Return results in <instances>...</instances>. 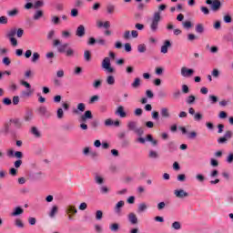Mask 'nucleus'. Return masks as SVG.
<instances>
[{
    "instance_id": "1",
    "label": "nucleus",
    "mask_w": 233,
    "mask_h": 233,
    "mask_svg": "<svg viewBox=\"0 0 233 233\" xmlns=\"http://www.w3.org/2000/svg\"><path fill=\"white\" fill-rule=\"evenodd\" d=\"M53 46H56L57 52L59 54H66V57H76L77 56L74 48L68 47V43L61 44V40L59 39L53 40Z\"/></svg>"
},
{
    "instance_id": "2",
    "label": "nucleus",
    "mask_w": 233,
    "mask_h": 233,
    "mask_svg": "<svg viewBox=\"0 0 233 233\" xmlns=\"http://www.w3.org/2000/svg\"><path fill=\"white\" fill-rule=\"evenodd\" d=\"M159 23H161V13L155 12L149 20V28L153 34H156L159 30Z\"/></svg>"
},
{
    "instance_id": "3",
    "label": "nucleus",
    "mask_w": 233,
    "mask_h": 233,
    "mask_svg": "<svg viewBox=\"0 0 233 233\" xmlns=\"http://www.w3.org/2000/svg\"><path fill=\"white\" fill-rule=\"evenodd\" d=\"M127 127L130 132H134L137 136H143L144 134L143 128L137 127V122L134 120L128 121Z\"/></svg>"
},
{
    "instance_id": "4",
    "label": "nucleus",
    "mask_w": 233,
    "mask_h": 233,
    "mask_svg": "<svg viewBox=\"0 0 233 233\" xmlns=\"http://www.w3.org/2000/svg\"><path fill=\"white\" fill-rule=\"evenodd\" d=\"M101 66L106 74H114L116 72V69L112 67V64L110 63V57H105L102 61Z\"/></svg>"
},
{
    "instance_id": "5",
    "label": "nucleus",
    "mask_w": 233,
    "mask_h": 233,
    "mask_svg": "<svg viewBox=\"0 0 233 233\" xmlns=\"http://www.w3.org/2000/svg\"><path fill=\"white\" fill-rule=\"evenodd\" d=\"M206 5H210L212 12H219L221 10V1L219 0H206Z\"/></svg>"
},
{
    "instance_id": "6",
    "label": "nucleus",
    "mask_w": 233,
    "mask_h": 233,
    "mask_svg": "<svg viewBox=\"0 0 233 233\" xmlns=\"http://www.w3.org/2000/svg\"><path fill=\"white\" fill-rule=\"evenodd\" d=\"M36 112L38 116H41L42 117H50V112L48 111V108H46V106H40L37 107Z\"/></svg>"
},
{
    "instance_id": "7",
    "label": "nucleus",
    "mask_w": 233,
    "mask_h": 233,
    "mask_svg": "<svg viewBox=\"0 0 233 233\" xmlns=\"http://www.w3.org/2000/svg\"><path fill=\"white\" fill-rule=\"evenodd\" d=\"M180 74L182 77H192L194 76V69L183 66L181 67Z\"/></svg>"
},
{
    "instance_id": "8",
    "label": "nucleus",
    "mask_w": 233,
    "mask_h": 233,
    "mask_svg": "<svg viewBox=\"0 0 233 233\" xmlns=\"http://www.w3.org/2000/svg\"><path fill=\"white\" fill-rule=\"evenodd\" d=\"M174 196L175 198H177L178 199H184V198H188V192H187L185 189H175L174 190Z\"/></svg>"
},
{
    "instance_id": "9",
    "label": "nucleus",
    "mask_w": 233,
    "mask_h": 233,
    "mask_svg": "<svg viewBox=\"0 0 233 233\" xmlns=\"http://www.w3.org/2000/svg\"><path fill=\"white\" fill-rule=\"evenodd\" d=\"M160 116L163 119H170L172 117V115L170 114V109H168V107H161Z\"/></svg>"
},
{
    "instance_id": "10",
    "label": "nucleus",
    "mask_w": 233,
    "mask_h": 233,
    "mask_svg": "<svg viewBox=\"0 0 233 233\" xmlns=\"http://www.w3.org/2000/svg\"><path fill=\"white\" fill-rule=\"evenodd\" d=\"M147 210H148V204L146 202H141L138 204L137 207V214H143V212H147Z\"/></svg>"
},
{
    "instance_id": "11",
    "label": "nucleus",
    "mask_w": 233,
    "mask_h": 233,
    "mask_svg": "<svg viewBox=\"0 0 233 233\" xmlns=\"http://www.w3.org/2000/svg\"><path fill=\"white\" fill-rule=\"evenodd\" d=\"M116 116H118V117L125 118L127 117V112H125V107L123 106H119L116 112Z\"/></svg>"
},
{
    "instance_id": "12",
    "label": "nucleus",
    "mask_w": 233,
    "mask_h": 233,
    "mask_svg": "<svg viewBox=\"0 0 233 233\" xmlns=\"http://www.w3.org/2000/svg\"><path fill=\"white\" fill-rule=\"evenodd\" d=\"M172 46V44L170 43V40H166L161 46L160 52L161 54H168V48Z\"/></svg>"
},
{
    "instance_id": "13",
    "label": "nucleus",
    "mask_w": 233,
    "mask_h": 233,
    "mask_svg": "<svg viewBox=\"0 0 233 233\" xmlns=\"http://www.w3.org/2000/svg\"><path fill=\"white\" fill-rule=\"evenodd\" d=\"M25 213V209L21 207H16L14 208L13 212L11 213V216L13 218H17V216H21Z\"/></svg>"
},
{
    "instance_id": "14",
    "label": "nucleus",
    "mask_w": 233,
    "mask_h": 233,
    "mask_svg": "<svg viewBox=\"0 0 233 233\" xmlns=\"http://www.w3.org/2000/svg\"><path fill=\"white\" fill-rule=\"evenodd\" d=\"M33 120L34 113L32 111H26L24 116V121H25V123H32Z\"/></svg>"
},
{
    "instance_id": "15",
    "label": "nucleus",
    "mask_w": 233,
    "mask_h": 233,
    "mask_svg": "<svg viewBox=\"0 0 233 233\" xmlns=\"http://www.w3.org/2000/svg\"><path fill=\"white\" fill-rule=\"evenodd\" d=\"M127 218L131 225H137V217L136 216V213H129Z\"/></svg>"
},
{
    "instance_id": "16",
    "label": "nucleus",
    "mask_w": 233,
    "mask_h": 233,
    "mask_svg": "<svg viewBox=\"0 0 233 233\" xmlns=\"http://www.w3.org/2000/svg\"><path fill=\"white\" fill-rule=\"evenodd\" d=\"M76 35L77 37H83L85 35V25H80L76 31Z\"/></svg>"
},
{
    "instance_id": "17",
    "label": "nucleus",
    "mask_w": 233,
    "mask_h": 233,
    "mask_svg": "<svg viewBox=\"0 0 233 233\" xmlns=\"http://www.w3.org/2000/svg\"><path fill=\"white\" fill-rule=\"evenodd\" d=\"M93 116H92V111L87 110L84 113V115L81 116V121H83V123H85L86 121V119H92Z\"/></svg>"
},
{
    "instance_id": "18",
    "label": "nucleus",
    "mask_w": 233,
    "mask_h": 233,
    "mask_svg": "<svg viewBox=\"0 0 233 233\" xmlns=\"http://www.w3.org/2000/svg\"><path fill=\"white\" fill-rule=\"evenodd\" d=\"M86 108V106L85 105V103H79L77 105L76 109L73 111V114H79V112H85Z\"/></svg>"
},
{
    "instance_id": "19",
    "label": "nucleus",
    "mask_w": 233,
    "mask_h": 233,
    "mask_svg": "<svg viewBox=\"0 0 233 233\" xmlns=\"http://www.w3.org/2000/svg\"><path fill=\"white\" fill-rule=\"evenodd\" d=\"M106 14L108 15H112V14H114V12H116V5L114 4H108L106 6Z\"/></svg>"
},
{
    "instance_id": "20",
    "label": "nucleus",
    "mask_w": 233,
    "mask_h": 233,
    "mask_svg": "<svg viewBox=\"0 0 233 233\" xmlns=\"http://www.w3.org/2000/svg\"><path fill=\"white\" fill-rule=\"evenodd\" d=\"M123 207H125V201L123 200L118 201L115 207L116 214H121V208H123Z\"/></svg>"
},
{
    "instance_id": "21",
    "label": "nucleus",
    "mask_w": 233,
    "mask_h": 233,
    "mask_svg": "<svg viewBox=\"0 0 233 233\" xmlns=\"http://www.w3.org/2000/svg\"><path fill=\"white\" fill-rule=\"evenodd\" d=\"M31 134L34 135L35 137L39 138L41 137V131L35 127L31 128Z\"/></svg>"
},
{
    "instance_id": "22",
    "label": "nucleus",
    "mask_w": 233,
    "mask_h": 233,
    "mask_svg": "<svg viewBox=\"0 0 233 233\" xmlns=\"http://www.w3.org/2000/svg\"><path fill=\"white\" fill-rule=\"evenodd\" d=\"M32 96H34V89H27V90L22 91L23 97H32Z\"/></svg>"
},
{
    "instance_id": "23",
    "label": "nucleus",
    "mask_w": 233,
    "mask_h": 233,
    "mask_svg": "<svg viewBox=\"0 0 233 233\" xmlns=\"http://www.w3.org/2000/svg\"><path fill=\"white\" fill-rule=\"evenodd\" d=\"M7 15H8L9 17H15L16 15H19V9L14 8V9H12V10H9V11L7 12Z\"/></svg>"
},
{
    "instance_id": "24",
    "label": "nucleus",
    "mask_w": 233,
    "mask_h": 233,
    "mask_svg": "<svg viewBox=\"0 0 233 233\" xmlns=\"http://www.w3.org/2000/svg\"><path fill=\"white\" fill-rule=\"evenodd\" d=\"M148 157H150V159H157L159 158V153H157L156 150H150Z\"/></svg>"
},
{
    "instance_id": "25",
    "label": "nucleus",
    "mask_w": 233,
    "mask_h": 233,
    "mask_svg": "<svg viewBox=\"0 0 233 233\" xmlns=\"http://www.w3.org/2000/svg\"><path fill=\"white\" fill-rule=\"evenodd\" d=\"M132 88H139L141 86V78H135L134 82L131 84Z\"/></svg>"
},
{
    "instance_id": "26",
    "label": "nucleus",
    "mask_w": 233,
    "mask_h": 233,
    "mask_svg": "<svg viewBox=\"0 0 233 233\" xmlns=\"http://www.w3.org/2000/svg\"><path fill=\"white\" fill-rule=\"evenodd\" d=\"M15 227H17V228H25V223H23V220H21V218H15Z\"/></svg>"
},
{
    "instance_id": "27",
    "label": "nucleus",
    "mask_w": 233,
    "mask_h": 233,
    "mask_svg": "<svg viewBox=\"0 0 233 233\" xmlns=\"http://www.w3.org/2000/svg\"><path fill=\"white\" fill-rule=\"evenodd\" d=\"M137 52L139 54H145V52H147V45L145 44H139L137 46Z\"/></svg>"
},
{
    "instance_id": "28",
    "label": "nucleus",
    "mask_w": 233,
    "mask_h": 233,
    "mask_svg": "<svg viewBox=\"0 0 233 233\" xmlns=\"http://www.w3.org/2000/svg\"><path fill=\"white\" fill-rule=\"evenodd\" d=\"M57 210H58L57 206H53L49 212V218H56V215L57 214Z\"/></svg>"
},
{
    "instance_id": "29",
    "label": "nucleus",
    "mask_w": 233,
    "mask_h": 233,
    "mask_svg": "<svg viewBox=\"0 0 233 233\" xmlns=\"http://www.w3.org/2000/svg\"><path fill=\"white\" fill-rule=\"evenodd\" d=\"M211 76H212V77H215V79H218V77H219V76H221V71H219V69H218V68H214L211 71Z\"/></svg>"
},
{
    "instance_id": "30",
    "label": "nucleus",
    "mask_w": 233,
    "mask_h": 233,
    "mask_svg": "<svg viewBox=\"0 0 233 233\" xmlns=\"http://www.w3.org/2000/svg\"><path fill=\"white\" fill-rule=\"evenodd\" d=\"M106 82L107 83V85H116V78L114 77V76L110 75L106 77Z\"/></svg>"
},
{
    "instance_id": "31",
    "label": "nucleus",
    "mask_w": 233,
    "mask_h": 233,
    "mask_svg": "<svg viewBox=\"0 0 233 233\" xmlns=\"http://www.w3.org/2000/svg\"><path fill=\"white\" fill-rule=\"evenodd\" d=\"M208 101H209L210 105H216V103H218V96H216L214 95H209Z\"/></svg>"
},
{
    "instance_id": "32",
    "label": "nucleus",
    "mask_w": 233,
    "mask_h": 233,
    "mask_svg": "<svg viewBox=\"0 0 233 233\" xmlns=\"http://www.w3.org/2000/svg\"><path fill=\"white\" fill-rule=\"evenodd\" d=\"M56 117L57 119H63V117H65V111H63V108L59 107L56 110Z\"/></svg>"
},
{
    "instance_id": "33",
    "label": "nucleus",
    "mask_w": 233,
    "mask_h": 233,
    "mask_svg": "<svg viewBox=\"0 0 233 233\" xmlns=\"http://www.w3.org/2000/svg\"><path fill=\"white\" fill-rule=\"evenodd\" d=\"M195 101H196V96H194L193 95L188 96L186 98V103H187V105H194Z\"/></svg>"
},
{
    "instance_id": "34",
    "label": "nucleus",
    "mask_w": 233,
    "mask_h": 233,
    "mask_svg": "<svg viewBox=\"0 0 233 233\" xmlns=\"http://www.w3.org/2000/svg\"><path fill=\"white\" fill-rule=\"evenodd\" d=\"M173 230H181V222L179 221H175L171 225Z\"/></svg>"
},
{
    "instance_id": "35",
    "label": "nucleus",
    "mask_w": 233,
    "mask_h": 233,
    "mask_svg": "<svg viewBox=\"0 0 233 233\" xmlns=\"http://www.w3.org/2000/svg\"><path fill=\"white\" fill-rule=\"evenodd\" d=\"M196 32L197 34H203V32H205V27L203 26V24H198L196 25Z\"/></svg>"
},
{
    "instance_id": "36",
    "label": "nucleus",
    "mask_w": 233,
    "mask_h": 233,
    "mask_svg": "<svg viewBox=\"0 0 233 233\" xmlns=\"http://www.w3.org/2000/svg\"><path fill=\"white\" fill-rule=\"evenodd\" d=\"M147 141H149L150 143H152L153 147H157V140L154 139L152 135L147 136Z\"/></svg>"
},
{
    "instance_id": "37",
    "label": "nucleus",
    "mask_w": 233,
    "mask_h": 233,
    "mask_svg": "<svg viewBox=\"0 0 233 233\" xmlns=\"http://www.w3.org/2000/svg\"><path fill=\"white\" fill-rule=\"evenodd\" d=\"M40 57H41V56L39 55V53L35 52V53H33V56L31 57V62L35 63L36 61H39Z\"/></svg>"
},
{
    "instance_id": "38",
    "label": "nucleus",
    "mask_w": 233,
    "mask_h": 233,
    "mask_svg": "<svg viewBox=\"0 0 233 233\" xmlns=\"http://www.w3.org/2000/svg\"><path fill=\"white\" fill-rule=\"evenodd\" d=\"M105 179L103 178V177L96 175L95 177V182L96 183V185H103Z\"/></svg>"
},
{
    "instance_id": "39",
    "label": "nucleus",
    "mask_w": 233,
    "mask_h": 233,
    "mask_svg": "<svg viewBox=\"0 0 233 233\" xmlns=\"http://www.w3.org/2000/svg\"><path fill=\"white\" fill-rule=\"evenodd\" d=\"M109 228H110L111 232H117V230H119V224L113 223L109 226Z\"/></svg>"
},
{
    "instance_id": "40",
    "label": "nucleus",
    "mask_w": 233,
    "mask_h": 233,
    "mask_svg": "<svg viewBox=\"0 0 233 233\" xmlns=\"http://www.w3.org/2000/svg\"><path fill=\"white\" fill-rule=\"evenodd\" d=\"M43 15V11L41 10H37L34 16H33V19H35V21H38V19H41V16Z\"/></svg>"
},
{
    "instance_id": "41",
    "label": "nucleus",
    "mask_w": 233,
    "mask_h": 233,
    "mask_svg": "<svg viewBox=\"0 0 233 233\" xmlns=\"http://www.w3.org/2000/svg\"><path fill=\"white\" fill-rule=\"evenodd\" d=\"M20 85H22V86H25V88H27V90L32 89V86L30 85V83H28L25 80H20Z\"/></svg>"
},
{
    "instance_id": "42",
    "label": "nucleus",
    "mask_w": 233,
    "mask_h": 233,
    "mask_svg": "<svg viewBox=\"0 0 233 233\" xmlns=\"http://www.w3.org/2000/svg\"><path fill=\"white\" fill-rule=\"evenodd\" d=\"M66 212H72L73 214H77V209L75 206L69 205L66 208Z\"/></svg>"
},
{
    "instance_id": "43",
    "label": "nucleus",
    "mask_w": 233,
    "mask_h": 233,
    "mask_svg": "<svg viewBox=\"0 0 233 233\" xmlns=\"http://www.w3.org/2000/svg\"><path fill=\"white\" fill-rule=\"evenodd\" d=\"M96 221H101L103 219V211L101 210L96 211Z\"/></svg>"
},
{
    "instance_id": "44",
    "label": "nucleus",
    "mask_w": 233,
    "mask_h": 233,
    "mask_svg": "<svg viewBox=\"0 0 233 233\" xmlns=\"http://www.w3.org/2000/svg\"><path fill=\"white\" fill-rule=\"evenodd\" d=\"M198 137V132L191 131L187 134V139H196Z\"/></svg>"
},
{
    "instance_id": "45",
    "label": "nucleus",
    "mask_w": 233,
    "mask_h": 233,
    "mask_svg": "<svg viewBox=\"0 0 233 233\" xmlns=\"http://www.w3.org/2000/svg\"><path fill=\"white\" fill-rule=\"evenodd\" d=\"M105 127H113L114 126V120L112 118H107L104 122Z\"/></svg>"
},
{
    "instance_id": "46",
    "label": "nucleus",
    "mask_w": 233,
    "mask_h": 233,
    "mask_svg": "<svg viewBox=\"0 0 233 233\" xmlns=\"http://www.w3.org/2000/svg\"><path fill=\"white\" fill-rule=\"evenodd\" d=\"M61 35L63 37V39H68L71 35V34L69 33V31L64 30L61 32Z\"/></svg>"
},
{
    "instance_id": "47",
    "label": "nucleus",
    "mask_w": 233,
    "mask_h": 233,
    "mask_svg": "<svg viewBox=\"0 0 233 233\" xmlns=\"http://www.w3.org/2000/svg\"><path fill=\"white\" fill-rule=\"evenodd\" d=\"M194 119H195V121L199 122V121H201V119H203V115L201 113H199V112L196 113L194 115Z\"/></svg>"
},
{
    "instance_id": "48",
    "label": "nucleus",
    "mask_w": 233,
    "mask_h": 233,
    "mask_svg": "<svg viewBox=\"0 0 233 233\" xmlns=\"http://www.w3.org/2000/svg\"><path fill=\"white\" fill-rule=\"evenodd\" d=\"M60 21H61V19L58 16L51 17V23H53V25H59Z\"/></svg>"
},
{
    "instance_id": "49",
    "label": "nucleus",
    "mask_w": 233,
    "mask_h": 233,
    "mask_svg": "<svg viewBox=\"0 0 233 233\" xmlns=\"http://www.w3.org/2000/svg\"><path fill=\"white\" fill-rule=\"evenodd\" d=\"M151 116H152V119H154L155 121L159 120V112H157V111H153V112L151 113Z\"/></svg>"
},
{
    "instance_id": "50",
    "label": "nucleus",
    "mask_w": 233,
    "mask_h": 233,
    "mask_svg": "<svg viewBox=\"0 0 233 233\" xmlns=\"http://www.w3.org/2000/svg\"><path fill=\"white\" fill-rule=\"evenodd\" d=\"M45 5V2L43 0H38L34 4V8H41Z\"/></svg>"
},
{
    "instance_id": "51",
    "label": "nucleus",
    "mask_w": 233,
    "mask_h": 233,
    "mask_svg": "<svg viewBox=\"0 0 233 233\" xmlns=\"http://www.w3.org/2000/svg\"><path fill=\"white\" fill-rule=\"evenodd\" d=\"M226 163L229 165L233 163V153H229L226 158Z\"/></svg>"
},
{
    "instance_id": "52",
    "label": "nucleus",
    "mask_w": 233,
    "mask_h": 233,
    "mask_svg": "<svg viewBox=\"0 0 233 233\" xmlns=\"http://www.w3.org/2000/svg\"><path fill=\"white\" fill-rule=\"evenodd\" d=\"M84 59L86 61H90V59H91L90 51L86 50V51L84 52Z\"/></svg>"
},
{
    "instance_id": "53",
    "label": "nucleus",
    "mask_w": 233,
    "mask_h": 233,
    "mask_svg": "<svg viewBox=\"0 0 233 233\" xmlns=\"http://www.w3.org/2000/svg\"><path fill=\"white\" fill-rule=\"evenodd\" d=\"M0 25H8V17L0 16Z\"/></svg>"
},
{
    "instance_id": "54",
    "label": "nucleus",
    "mask_w": 233,
    "mask_h": 233,
    "mask_svg": "<svg viewBox=\"0 0 233 233\" xmlns=\"http://www.w3.org/2000/svg\"><path fill=\"white\" fill-rule=\"evenodd\" d=\"M56 77L62 78L65 77V70L59 69L56 71Z\"/></svg>"
},
{
    "instance_id": "55",
    "label": "nucleus",
    "mask_w": 233,
    "mask_h": 233,
    "mask_svg": "<svg viewBox=\"0 0 233 233\" xmlns=\"http://www.w3.org/2000/svg\"><path fill=\"white\" fill-rule=\"evenodd\" d=\"M200 10L204 15H208V14H210V10H208L207 6H201Z\"/></svg>"
},
{
    "instance_id": "56",
    "label": "nucleus",
    "mask_w": 233,
    "mask_h": 233,
    "mask_svg": "<svg viewBox=\"0 0 233 233\" xmlns=\"http://www.w3.org/2000/svg\"><path fill=\"white\" fill-rule=\"evenodd\" d=\"M79 210H86V208H88V204H86V202H82L79 207H78Z\"/></svg>"
},
{
    "instance_id": "57",
    "label": "nucleus",
    "mask_w": 233,
    "mask_h": 233,
    "mask_svg": "<svg viewBox=\"0 0 233 233\" xmlns=\"http://www.w3.org/2000/svg\"><path fill=\"white\" fill-rule=\"evenodd\" d=\"M196 179H197V181H199L200 183H203V181H205V176H203L201 174H198L196 176Z\"/></svg>"
},
{
    "instance_id": "58",
    "label": "nucleus",
    "mask_w": 233,
    "mask_h": 233,
    "mask_svg": "<svg viewBox=\"0 0 233 233\" xmlns=\"http://www.w3.org/2000/svg\"><path fill=\"white\" fill-rule=\"evenodd\" d=\"M3 103H4L6 106H8L12 105V99H10V98H8V97H5V98L3 99Z\"/></svg>"
},
{
    "instance_id": "59",
    "label": "nucleus",
    "mask_w": 233,
    "mask_h": 233,
    "mask_svg": "<svg viewBox=\"0 0 233 233\" xmlns=\"http://www.w3.org/2000/svg\"><path fill=\"white\" fill-rule=\"evenodd\" d=\"M188 92H190V89L188 88V86L182 85V93L183 94H188Z\"/></svg>"
},
{
    "instance_id": "60",
    "label": "nucleus",
    "mask_w": 233,
    "mask_h": 233,
    "mask_svg": "<svg viewBox=\"0 0 233 233\" xmlns=\"http://www.w3.org/2000/svg\"><path fill=\"white\" fill-rule=\"evenodd\" d=\"M130 37H131L130 31H125L124 35H123V38L126 40H128V39H130Z\"/></svg>"
},
{
    "instance_id": "61",
    "label": "nucleus",
    "mask_w": 233,
    "mask_h": 233,
    "mask_svg": "<svg viewBox=\"0 0 233 233\" xmlns=\"http://www.w3.org/2000/svg\"><path fill=\"white\" fill-rule=\"evenodd\" d=\"M92 151V149L89 147H86L84 149H83V154L85 156H88V154H90V152Z\"/></svg>"
},
{
    "instance_id": "62",
    "label": "nucleus",
    "mask_w": 233,
    "mask_h": 233,
    "mask_svg": "<svg viewBox=\"0 0 233 233\" xmlns=\"http://www.w3.org/2000/svg\"><path fill=\"white\" fill-rule=\"evenodd\" d=\"M12 46H17V39L15 37L9 38Z\"/></svg>"
},
{
    "instance_id": "63",
    "label": "nucleus",
    "mask_w": 233,
    "mask_h": 233,
    "mask_svg": "<svg viewBox=\"0 0 233 233\" xmlns=\"http://www.w3.org/2000/svg\"><path fill=\"white\" fill-rule=\"evenodd\" d=\"M93 86L94 88H99V86H101V80H95Z\"/></svg>"
},
{
    "instance_id": "64",
    "label": "nucleus",
    "mask_w": 233,
    "mask_h": 233,
    "mask_svg": "<svg viewBox=\"0 0 233 233\" xmlns=\"http://www.w3.org/2000/svg\"><path fill=\"white\" fill-rule=\"evenodd\" d=\"M19 101H20V99H19V96H13V105H19Z\"/></svg>"
}]
</instances>
